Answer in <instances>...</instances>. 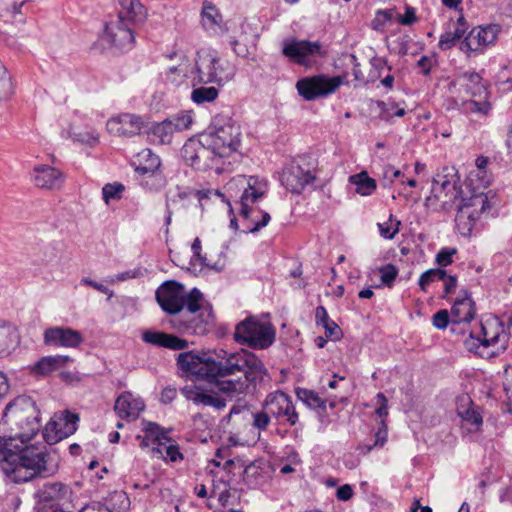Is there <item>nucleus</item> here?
<instances>
[{
  "instance_id": "33",
  "label": "nucleus",
  "mask_w": 512,
  "mask_h": 512,
  "mask_svg": "<svg viewBox=\"0 0 512 512\" xmlns=\"http://www.w3.org/2000/svg\"><path fill=\"white\" fill-rule=\"evenodd\" d=\"M474 314L473 302L469 297L457 299L451 309L452 321L455 323L468 322Z\"/></svg>"
},
{
  "instance_id": "4",
  "label": "nucleus",
  "mask_w": 512,
  "mask_h": 512,
  "mask_svg": "<svg viewBox=\"0 0 512 512\" xmlns=\"http://www.w3.org/2000/svg\"><path fill=\"white\" fill-rule=\"evenodd\" d=\"M226 190L229 193L241 191L240 199L236 203L239 205L245 233H255L267 226L271 219L270 214L256 205L267 191V181L264 178L238 175L227 183Z\"/></svg>"
},
{
  "instance_id": "20",
  "label": "nucleus",
  "mask_w": 512,
  "mask_h": 512,
  "mask_svg": "<svg viewBox=\"0 0 512 512\" xmlns=\"http://www.w3.org/2000/svg\"><path fill=\"white\" fill-rule=\"evenodd\" d=\"M138 165L136 172L141 175H147L152 181L149 185L150 189H159L164 185L163 177L158 173L161 161L158 155L152 152L151 149H143L137 154Z\"/></svg>"
},
{
  "instance_id": "15",
  "label": "nucleus",
  "mask_w": 512,
  "mask_h": 512,
  "mask_svg": "<svg viewBox=\"0 0 512 512\" xmlns=\"http://www.w3.org/2000/svg\"><path fill=\"white\" fill-rule=\"evenodd\" d=\"M482 338L478 348L481 357H493L504 352L508 347L509 335L497 322H486L481 326Z\"/></svg>"
},
{
  "instance_id": "63",
  "label": "nucleus",
  "mask_w": 512,
  "mask_h": 512,
  "mask_svg": "<svg viewBox=\"0 0 512 512\" xmlns=\"http://www.w3.org/2000/svg\"><path fill=\"white\" fill-rule=\"evenodd\" d=\"M432 59L427 56H422L418 61V66L421 68L423 74L427 75L430 73L432 67Z\"/></svg>"
},
{
  "instance_id": "1",
  "label": "nucleus",
  "mask_w": 512,
  "mask_h": 512,
  "mask_svg": "<svg viewBox=\"0 0 512 512\" xmlns=\"http://www.w3.org/2000/svg\"><path fill=\"white\" fill-rule=\"evenodd\" d=\"M3 421L14 432L8 438L0 437V467L11 481L23 483L57 473L56 456L45 447L25 445L40 429L39 411L30 397L19 396L10 402Z\"/></svg>"
},
{
  "instance_id": "41",
  "label": "nucleus",
  "mask_w": 512,
  "mask_h": 512,
  "mask_svg": "<svg viewBox=\"0 0 512 512\" xmlns=\"http://www.w3.org/2000/svg\"><path fill=\"white\" fill-rule=\"evenodd\" d=\"M445 276V270L443 269H429L422 273L419 278L418 284L422 291H426L427 287L435 282L439 281L441 278Z\"/></svg>"
},
{
  "instance_id": "23",
  "label": "nucleus",
  "mask_w": 512,
  "mask_h": 512,
  "mask_svg": "<svg viewBox=\"0 0 512 512\" xmlns=\"http://www.w3.org/2000/svg\"><path fill=\"white\" fill-rule=\"evenodd\" d=\"M187 400L195 404L211 406L216 409H222L226 406L225 399L219 396L214 390H206L197 385H187L181 390Z\"/></svg>"
},
{
  "instance_id": "24",
  "label": "nucleus",
  "mask_w": 512,
  "mask_h": 512,
  "mask_svg": "<svg viewBox=\"0 0 512 512\" xmlns=\"http://www.w3.org/2000/svg\"><path fill=\"white\" fill-rule=\"evenodd\" d=\"M32 181L41 189H59L64 183V175L57 168L48 165H37L33 169Z\"/></svg>"
},
{
  "instance_id": "13",
  "label": "nucleus",
  "mask_w": 512,
  "mask_h": 512,
  "mask_svg": "<svg viewBox=\"0 0 512 512\" xmlns=\"http://www.w3.org/2000/svg\"><path fill=\"white\" fill-rule=\"evenodd\" d=\"M282 53L296 64L312 67L324 53L317 41L291 40L283 42Z\"/></svg>"
},
{
  "instance_id": "12",
  "label": "nucleus",
  "mask_w": 512,
  "mask_h": 512,
  "mask_svg": "<svg viewBox=\"0 0 512 512\" xmlns=\"http://www.w3.org/2000/svg\"><path fill=\"white\" fill-rule=\"evenodd\" d=\"M220 58L216 51L202 49L197 53L194 66H191V83L195 87L198 84H220L219 76Z\"/></svg>"
},
{
  "instance_id": "58",
  "label": "nucleus",
  "mask_w": 512,
  "mask_h": 512,
  "mask_svg": "<svg viewBox=\"0 0 512 512\" xmlns=\"http://www.w3.org/2000/svg\"><path fill=\"white\" fill-rule=\"evenodd\" d=\"M315 318H316L317 325H321V326H323L325 324L327 325L329 322H332V320H330V318L328 316L327 310L323 306H318L316 308Z\"/></svg>"
},
{
  "instance_id": "37",
  "label": "nucleus",
  "mask_w": 512,
  "mask_h": 512,
  "mask_svg": "<svg viewBox=\"0 0 512 512\" xmlns=\"http://www.w3.org/2000/svg\"><path fill=\"white\" fill-rule=\"evenodd\" d=\"M144 433L151 438L152 443H157V447H153V452L162 454V442L168 438L160 426L156 423L148 422L144 427Z\"/></svg>"
},
{
  "instance_id": "54",
  "label": "nucleus",
  "mask_w": 512,
  "mask_h": 512,
  "mask_svg": "<svg viewBox=\"0 0 512 512\" xmlns=\"http://www.w3.org/2000/svg\"><path fill=\"white\" fill-rule=\"evenodd\" d=\"M457 40L458 39L454 36V34L451 31L446 32L440 37L439 47L442 50L450 49L452 46L455 45Z\"/></svg>"
},
{
  "instance_id": "48",
  "label": "nucleus",
  "mask_w": 512,
  "mask_h": 512,
  "mask_svg": "<svg viewBox=\"0 0 512 512\" xmlns=\"http://www.w3.org/2000/svg\"><path fill=\"white\" fill-rule=\"evenodd\" d=\"M162 453L165 452L166 459H169L171 462H176L179 459H182V454L179 451V447L174 444L166 445L165 442H162Z\"/></svg>"
},
{
  "instance_id": "45",
  "label": "nucleus",
  "mask_w": 512,
  "mask_h": 512,
  "mask_svg": "<svg viewBox=\"0 0 512 512\" xmlns=\"http://www.w3.org/2000/svg\"><path fill=\"white\" fill-rule=\"evenodd\" d=\"M123 190L124 186L122 184H106L102 189L105 202L109 203L111 199H119Z\"/></svg>"
},
{
  "instance_id": "40",
  "label": "nucleus",
  "mask_w": 512,
  "mask_h": 512,
  "mask_svg": "<svg viewBox=\"0 0 512 512\" xmlns=\"http://www.w3.org/2000/svg\"><path fill=\"white\" fill-rule=\"evenodd\" d=\"M166 120L168 121L174 133L187 130L192 124V116L188 112H181Z\"/></svg>"
},
{
  "instance_id": "9",
  "label": "nucleus",
  "mask_w": 512,
  "mask_h": 512,
  "mask_svg": "<svg viewBox=\"0 0 512 512\" xmlns=\"http://www.w3.org/2000/svg\"><path fill=\"white\" fill-rule=\"evenodd\" d=\"M460 194L454 168H444L442 173L433 178L431 195L426 198V205L432 206L440 202L441 207L447 209L456 202Z\"/></svg>"
},
{
  "instance_id": "35",
  "label": "nucleus",
  "mask_w": 512,
  "mask_h": 512,
  "mask_svg": "<svg viewBox=\"0 0 512 512\" xmlns=\"http://www.w3.org/2000/svg\"><path fill=\"white\" fill-rule=\"evenodd\" d=\"M200 87H195L191 92V100L198 104L202 105L205 103L214 102L219 95V90L214 86H204L205 84H200Z\"/></svg>"
},
{
  "instance_id": "44",
  "label": "nucleus",
  "mask_w": 512,
  "mask_h": 512,
  "mask_svg": "<svg viewBox=\"0 0 512 512\" xmlns=\"http://www.w3.org/2000/svg\"><path fill=\"white\" fill-rule=\"evenodd\" d=\"M252 417H253V422H252L253 427H255L256 429H258L260 431H263V430H266L267 427L269 426L272 415L269 414L268 411H266V407L263 404V407L261 410L252 413Z\"/></svg>"
},
{
  "instance_id": "62",
  "label": "nucleus",
  "mask_w": 512,
  "mask_h": 512,
  "mask_svg": "<svg viewBox=\"0 0 512 512\" xmlns=\"http://www.w3.org/2000/svg\"><path fill=\"white\" fill-rule=\"evenodd\" d=\"M79 512H111L105 505L92 503L84 506Z\"/></svg>"
},
{
  "instance_id": "55",
  "label": "nucleus",
  "mask_w": 512,
  "mask_h": 512,
  "mask_svg": "<svg viewBox=\"0 0 512 512\" xmlns=\"http://www.w3.org/2000/svg\"><path fill=\"white\" fill-rule=\"evenodd\" d=\"M193 258H195L202 266L209 267L210 264L207 262V258L201 255V242L199 238H196L192 244Z\"/></svg>"
},
{
  "instance_id": "56",
  "label": "nucleus",
  "mask_w": 512,
  "mask_h": 512,
  "mask_svg": "<svg viewBox=\"0 0 512 512\" xmlns=\"http://www.w3.org/2000/svg\"><path fill=\"white\" fill-rule=\"evenodd\" d=\"M377 403L379 404V407L376 409V414L380 418H384L388 415V405H387V398L383 393H378L376 395Z\"/></svg>"
},
{
  "instance_id": "29",
  "label": "nucleus",
  "mask_w": 512,
  "mask_h": 512,
  "mask_svg": "<svg viewBox=\"0 0 512 512\" xmlns=\"http://www.w3.org/2000/svg\"><path fill=\"white\" fill-rule=\"evenodd\" d=\"M142 339L146 343L170 348L172 350H183L188 346V342L186 340L177 336L150 330H147L142 334Z\"/></svg>"
},
{
  "instance_id": "59",
  "label": "nucleus",
  "mask_w": 512,
  "mask_h": 512,
  "mask_svg": "<svg viewBox=\"0 0 512 512\" xmlns=\"http://www.w3.org/2000/svg\"><path fill=\"white\" fill-rule=\"evenodd\" d=\"M440 280L444 283V291L446 294L451 293L456 288L457 278L455 276L447 275L445 273V276Z\"/></svg>"
},
{
  "instance_id": "5",
  "label": "nucleus",
  "mask_w": 512,
  "mask_h": 512,
  "mask_svg": "<svg viewBox=\"0 0 512 512\" xmlns=\"http://www.w3.org/2000/svg\"><path fill=\"white\" fill-rule=\"evenodd\" d=\"M121 10L116 21L105 26L103 40L119 50H129L134 43L130 23H140L146 18V9L139 0H119Z\"/></svg>"
},
{
  "instance_id": "8",
  "label": "nucleus",
  "mask_w": 512,
  "mask_h": 512,
  "mask_svg": "<svg viewBox=\"0 0 512 512\" xmlns=\"http://www.w3.org/2000/svg\"><path fill=\"white\" fill-rule=\"evenodd\" d=\"M234 339L255 349H266L275 340V329L270 322L250 316L236 325Z\"/></svg>"
},
{
  "instance_id": "32",
  "label": "nucleus",
  "mask_w": 512,
  "mask_h": 512,
  "mask_svg": "<svg viewBox=\"0 0 512 512\" xmlns=\"http://www.w3.org/2000/svg\"><path fill=\"white\" fill-rule=\"evenodd\" d=\"M454 107L462 110L466 114L470 113H479L486 115L490 109L491 105L487 101V99H479V98H470V99H464V98H454L453 99Z\"/></svg>"
},
{
  "instance_id": "61",
  "label": "nucleus",
  "mask_w": 512,
  "mask_h": 512,
  "mask_svg": "<svg viewBox=\"0 0 512 512\" xmlns=\"http://www.w3.org/2000/svg\"><path fill=\"white\" fill-rule=\"evenodd\" d=\"M386 441H387V426H386L385 422L382 420L381 428L376 433L375 445L383 446Z\"/></svg>"
},
{
  "instance_id": "34",
  "label": "nucleus",
  "mask_w": 512,
  "mask_h": 512,
  "mask_svg": "<svg viewBox=\"0 0 512 512\" xmlns=\"http://www.w3.org/2000/svg\"><path fill=\"white\" fill-rule=\"evenodd\" d=\"M349 180L356 186V192L362 196L372 195L377 187L376 181L369 177L366 172L352 175Z\"/></svg>"
},
{
  "instance_id": "43",
  "label": "nucleus",
  "mask_w": 512,
  "mask_h": 512,
  "mask_svg": "<svg viewBox=\"0 0 512 512\" xmlns=\"http://www.w3.org/2000/svg\"><path fill=\"white\" fill-rule=\"evenodd\" d=\"M400 225L401 222L393 220V215H390L387 222L378 224L380 235L385 239H393L398 233Z\"/></svg>"
},
{
  "instance_id": "46",
  "label": "nucleus",
  "mask_w": 512,
  "mask_h": 512,
  "mask_svg": "<svg viewBox=\"0 0 512 512\" xmlns=\"http://www.w3.org/2000/svg\"><path fill=\"white\" fill-rule=\"evenodd\" d=\"M403 174L399 169L392 165H385L382 168V178L384 186L392 184L396 179L403 178Z\"/></svg>"
},
{
  "instance_id": "2",
  "label": "nucleus",
  "mask_w": 512,
  "mask_h": 512,
  "mask_svg": "<svg viewBox=\"0 0 512 512\" xmlns=\"http://www.w3.org/2000/svg\"><path fill=\"white\" fill-rule=\"evenodd\" d=\"M177 364L186 377L206 380L231 398L247 394L267 373L263 362L246 349L233 353L225 350L201 354L185 352L179 354Z\"/></svg>"
},
{
  "instance_id": "47",
  "label": "nucleus",
  "mask_w": 512,
  "mask_h": 512,
  "mask_svg": "<svg viewBox=\"0 0 512 512\" xmlns=\"http://www.w3.org/2000/svg\"><path fill=\"white\" fill-rule=\"evenodd\" d=\"M381 281L387 286H391L398 274L397 268L393 264H387L379 269Z\"/></svg>"
},
{
  "instance_id": "38",
  "label": "nucleus",
  "mask_w": 512,
  "mask_h": 512,
  "mask_svg": "<svg viewBox=\"0 0 512 512\" xmlns=\"http://www.w3.org/2000/svg\"><path fill=\"white\" fill-rule=\"evenodd\" d=\"M201 18L206 29H215L221 21V15L211 3H204Z\"/></svg>"
},
{
  "instance_id": "39",
  "label": "nucleus",
  "mask_w": 512,
  "mask_h": 512,
  "mask_svg": "<svg viewBox=\"0 0 512 512\" xmlns=\"http://www.w3.org/2000/svg\"><path fill=\"white\" fill-rule=\"evenodd\" d=\"M151 131L152 135L161 144L170 143L174 134V131L172 130L167 120L154 124Z\"/></svg>"
},
{
  "instance_id": "36",
  "label": "nucleus",
  "mask_w": 512,
  "mask_h": 512,
  "mask_svg": "<svg viewBox=\"0 0 512 512\" xmlns=\"http://www.w3.org/2000/svg\"><path fill=\"white\" fill-rule=\"evenodd\" d=\"M295 394L297 398L307 407L312 409H325V401L314 391L306 388H296Z\"/></svg>"
},
{
  "instance_id": "6",
  "label": "nucleus",
  "mask_w": 512,
  "mask_h": 512,
  "mask_svg": "<svg viewBox=\"0 0 512 512\" xmlns=\"http://www.w3.org/2000/svg\"><path fill=\"white\" fill-rule=\"evenodd\" d=\"M209 129V132L203 134L207 145L216 149L224 160L236 154L241 143L239 125L228 116L216 115Z\"/></svg>"
},
{
  "instance_id": "17",
  "label": "nucleus",
  "mask_w": 512,
  "mask_h": 512,
  "mask_svg": "<svg viewBox=\"0 0 512 512\" xmlns=\"http://www.w3.org/2000/svg\"><path fill=\"white\" fill-rule=\"evenodd\" d=\"M500 31L497 24L473 28L462 42L461 49L466 52H482L496 42Z\"/></svg>"
},
{
  "instance_id": "10",
  "label": "nucleus",
  "mask_w": 512,
  "mask_h": 512,
  "mask_svg": "<svg viewBox=\"0 0 512 512\" xmlns=\"http://www.w3.org/2000/svg\"><path fill=\"white\" fill-rule=\"evenodd\" d=\"M344 76H329L318 74L307 76L296 82L298 94L306 101L325 98L334 92L344 83Z\"/></svg>"
},
{
  "instance_id": "31",
  "label": "nucleus",
  "mask_w": 512,
  "mask_h": 512,
  "mask_svg": "<svg viewBox=\"0 0 512 512\" xmlns=\"http://www.w3.org/2000/svg\"><path fill=\"white\" fill-rule=\"evenodd\" d=\"M18 342L15 326L4 319H0V357L8 355Z\"/></svg>"
},
{
  "instance_id": "49",
  "label": "nucleus",
  "mask_w": 512,
  "mask_h": 512,
  "mask_svg": "<svg viewBox=\"0 0 512 512\" xmlns=\"http://www.w3.org/2000/svg\"><path fill=\"white\" fill-rule=\"evenodd\" d=\"M456 253V249L443 248L436 255V262L440 266H447L452 263V257Z\"/></svg>"
},
{
  "instance_id": "16",
  "label": "nucleus",
  "mask_w": 512,
  "mask_h": 512,
  "mask_svg": "<svg viewBox=\"0 0 512 512\" xmlns=\"http://www.w3.org/2000/svg\"><path fill=\"white\" fill-rule=\"evenodd\" d=\"M266 411L279 422H287L294 426L298 422V413L291 398L284 392L277 391L270 393L264 403Z\"/></svg>"
},
{
  "instance_id": "19",
  "label": "nucleus",
  "mask_w": 512,
  "mask_h": 512,
  "mask_svg": "<svg viewBox=\"0 0 512 512\" xmlns=\"http://www.w3.org/2000/svg\"><path fill=\"white\" fill-rule=\"evenodd\" d=\"M450 90L452 93H460L463 90L470 97L481 100L488 99L489 95L486 85L482 82V77L474 71L457 75L451 83Z\"/></svg>"
},
{
  "instance_id": "26",
  "label": "nucleus",
  "mask_w": 512,
  "mask_h": 512,
  "mask_svg": "<svg viewBox=\"0 0 512 512\" xmlns=\"http://www.w3.org/2000/svg\"><path fill=\"white\" fill-rule=\"evenodd\" d=\"M170 60H176L177 64L169 66L165 72L166 80L175 86L184 82L185 79H191V65L189 59L183 52L174 51L167 54Z\"/></svg>"
},
{
  "instance_id": "57",
  "label": "nucleus",
  "mask_w": 512,
  "mask_h": 512,
  "mask_svg": "<svg viewBox=\"0 0 512 512\" xmlns=\"http://www.w3.org/2000/svg\"><path fill=\"white\" fill-rule=\"evenodd\" d=\"M353 488L349 484H344L337 489L336 497L340 501H348L353 497Z\"/></svg>"
},
{
  "instance_id": "21",
  "label": "nucleus",
  "mask_w": 512,
  "mask_h": 512,
  "mask_svg": "<svg viewBox=\"0 0 512 512\" xmlns=\"http://www.w3.org/2000/svg\"><path fill=\"white\" fill-rule=\"evenodd\" d=\"M143 124L140 116L123 113L108 120L107 129L109 133L117 136L132 137L141 132Z\"/></svg>"
},
{
  "instance_id": "53",
  "label": "nucleus",
  "mask_w": 512,
  "mask_h": 512,
  "mask_svg": "<svg viewBox=\"0 0 512 512\" xmlns=\"http://www.w3.org/2000/svg\"><path fill=\"white\" fill-rule=\"evenodd\" d=\"M325 329V335L327 338L336 341L340 339L342 331L339 326L334 322H329L327 325L322 326Z\"/></svg>"
},
{
  "instance_id": "28",
  "label": "nucleus",
  "mask_w": 512,
  "mask_h": 512,
  "mask_svg": "<svg viewBox=\"0 0 512 512\" xmlns=\"http://www.w3.org/2000/svg\"><path fill=\"white\" fill-rule=\"evenodd\" d=\"M70 361L71 358L69 356H45L31 367V373L36 377H47L53 372L64 368Z\"/></svg>"
},
{
  "instance_id": "25",
  "label": "nucleus",
  "mask_w": 512,
  "mask_h": 512,
  "mask_svg": "<svg viewBox=\"0 0 512 512\" xmlns=\"http://www.w3.org/2000/svg\"><path fill=\"white\" fill-rule=\"evenodd\" d=\"M314 178L310 170H304L300 165L293 164L283 171L281 181L291 192L300 193Z\"/></svg>"
},
{
  "instance_id": "42",
  "label": "nucleus",
  "mask_w": 512,
  "mask_h": 512,
  "mask_svg": "<svg viewBox=\"0 0 512 512\" xmlns=\"http://www.w3.org/2000/svg\"><path fill=\"white\" fill-rule=\"evenodd\" d=\"M13 93V84L6 68L0 64V100L8 99Z\"/></svg>"
},
{
  "instance_id": "52",
  "label": "nucleus",
  "mask_w": 512,
  "mask_h": 512,
  "mask_svg": "<svg viewBox=\"0 0 512 512\" xmlns=\"http://www.w3.org/2000/svg\"><path fill=\"white\" fill-rule=\"evenodd\" d=\"M378 107L381 110V117L385 120H390L392 117V113H393L392 111H395L398 108V104H396L395 102H390V101H388V102L379 101Z\"/></svg>"
},
{
  "instance_id": "3",
  "label": "nucleus",
  "mask_w": 512,
  "mask_h": 512,
  "mask_svg": "<svg viewBox=\"0 0 512 512\" xmlns=\"http://www.w3.org/2000/svg\"><path fill=\"white\" fill-rule=\"evenodd\" d=\"M156 300L160 307L169 314H177L184 307L191 315L200 311L198 322L193 317L185 324V328L193 330L194 333H204L206 325L213 322L211 307L210 305H203L202 293L197 288L186 292L182 284L173 280L166 281L157 289Z\"/></svg>"
},
{
  "instance_id": "22",
  "label": "nucleus",
  "mask_w": 512,
  "mask_h": 512,
  "mask_svg": "<svg viewBox=\"0 0 512 512\" xmlns=\"http://www.w3.org/2000/svg\"><path fill=\"white\" fill-rule=\"evenodd\" d=\"M82 341L80 332L71 328L52 327L44 332V342L56 347L76 348Z\"/></svg>"
},
{
  "instance_id": "64",
  "label": "nucleus",
  "mask_w": 512,
  "mask_h": 512,
  "mask_svg": "<svg viewBox=\"0 0 512 512\" xmlns=\"http://www.w3.org/2000/svg\"><path fill=\"white\" fill-rule=\"evenodd\" d=\"M176 397V390L174 388H165L161 393V402L168 404Z\"/></svg>"
},
{
  "instance_id": "7",
  "label": "nucleus",
  "mask_w": 512,
  "mask_h": 512,
  "mask_svg": "<svg viewBox=\"0 0 512 512\" xmlns=\"http://www.w3.org/2000/svg\"><path fill=\"white\" fill-rule=\"evenodd\" d=\"M181 156L187 165L197 170L215 169L221 172L226 169L225 160L216 149L205 143L204 135L199 139L187 140L181 149Z\"/></svg>"
},
{
  "instance_id": "14",
  "label": "nucleus",
  "mask_w": 512,
  "mask_h": 512,
  "mask_svg": "<svg viewBox=\"0 0 512 512\" xmlns=\"http://www.w3.org/2000/svg\"><path fill=\"white\" fill-rule=\"evenodd\" d=\"M79 416L68 410L55 413L43 430L45 441L52 445L75 433Z\"/></svg>"
},
{
  "instance_id": "51",
  "label": "nucleus",
  "mask_w": 512,
  "mask_h": 512,
  "mask_svg": "<svg viewBox=\"0 0 512 512\" xmlns=\"http://www.w3.org/2000/svg\"><path fill=\"white\" fill-rule=\"evenodd\" d=\"M434 327L437 329H445L449 323V313L447 310H440L434 314L432 318Z\"/></svg>"
},
{
  "instance_id": "30",
  "label": "nucleus",
  "mask_w": 512,
  "mask_h": 512,
  "mask_svg": "<svg viewBox=\"0 0 512 512\" xmlns=\"http://www.w3.org/2000/svg\"><path fill=\"white\" fill-rule=\"evenodd\" d=\"M457 414L461 419L470 423L474 430H479L482 425V416L467 395L459 398Z\"/></svg>"
},
{
  "instance_id": "11",
  "label": "nucleus",
  "mask_w": 512,
  "mask_h": 512,
  "mask_svg": "<svg viewBox=\"0 0 512 512\" xmlns=\"http://www.w3.org/2000/svg\"><path fill=\"white\" fill-rule=\"evenodd\" d=\"M488 197L484 193L473 194L461 200L455 217L456 227L463 236L470 235L480 215L489 209Z\"/></svg>"
},
{
  "instance_id": "60",
  "label": "nucleus",
  "mask_w": 512,
  "mask_h": 512,
  "mask_svg": "<svg viewBox=\"0 0 512 512\" xmlns=\"http://www.w3.org/2000/svg\"><path fill=\"white\" fill-rule=\"evenodd\" d=\"M80 283L83 284V285L90 286V287H92V288H94V289H96V290H98V291H100V292H102L104 294H110V295L112 294L110 292V290L108 289V287H106L103 284H100V283H98L96 281H93V280H91L89 278H82Z\"/></svg>"
},
{
  "instance_id": "27",
  "label": "nucleus",
  "mask_w": 512,
  "mask_h": 512,
  "mask_svg": "<svg viewBox=\"0 0 512 512\" xmlns=\"http://www.w3.org/2000/svg\"><path fill=\"white\" fill-rule=\"evenodd\" d=\"M144 407L142 399L135 398L130 392H125L117 398L114 410L121 418L136 419Z\"/></svg>"
},
{
  "instance_id": "18",
  "label": "nucleus",
  "mask_w": 512,
  "mask_h": 512,
  "mask_svg": "<svg viewBox=\"0 0 512 512\" xmlns=\"http://www.w3.org/2000/svg\"><path fill=\"white\" fill-rule=\"evenodd\" d=\"M71 493L69 486L62 482H47L35 492L34 497L40 508H48L64 506V502L70 499Z\"/></svg>"
},
{
  "instance_id": "50",
  "label": "nucleus",
  "mask_w": 512,
  "mask_h": 512,
  "mask_svg": "<svg viewBox=\"0 0 512 512\" xmlns=\"http://www.w3.org/2000/svg\"><path fill=\"white\" fill-rule=\"evenodd\" d=\"M395 19L402 25H411L416 22L417 17L415 13V9L412 7H407L404 14H396Z\"/></svg>"
}]
</instances>
